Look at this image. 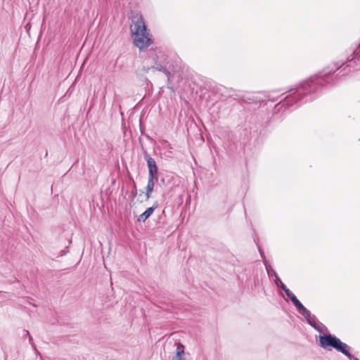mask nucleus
Returning <instances> with one entry per match:
<instances>
[{"instance_id":"4","label":"nucleus","mask_w":360,"mask_h":360,"mask_svg":"<svg viewBox=\"0 0 360 360\" xmlns=\"http://www.w3.org/2000/svg\"><path fill=\"white\" fill-rule=\"evenodd\" d=\"M147 164L148 167V178L158 179V167L155 160L152 158H147Z\"/></svg>"},{"instance_id":"1","label":"nucleus","mask_w":360,"mask_h":360,"mask_svg":"<svg viewBox=\"0 0 360 360\" xmlns=\"http://www.w3.org/2000/svg\"><path fill=\"white\" fill-rule=\"evenodd\" d=\"M131 34L134 45L139 49L147 48L152 43L150 33L147 31L146 22L141 14L132 17Z\"/></svg>"},{"instance_id":"9","label":"nucleus","mask_w":360,"mask_h":360,"mask_svg":"<svg viewBox=\"0 0 360 360\" xmlns=\"http://www.w3.org/2000/svg\"><path fill=\"white\" fill-rule=\"evenodd\" d=\"M268 274L269 276H274L275 277V279L276 278V276H278L276 273L273 269H271L270 271L268 270Z\"/></svg>"},{"instance_id":"3","label":"nucleus","mask_w":360,"mask_h":360,"mask_svg":"<svg viewBox=\"0 0 360 360\" xmlns=\"http://www.w3.org/2000/svg\"><path fill=\"white\" fill-rule=\"evenodd\" d=\"M283 290L285 292L286 295L290 299L298 311L308 320L309 323H311L309 321V311L302 305V304L297 300L295 295L285 285H283Z\"/></svg>"},{"instance_id":"7","label":"nucleus","mask_w":360,"mask_h":360,"mask_svg":"<svg viewBox=\"0 0 360 360\" xmlns=\"http://www.w3.org/2000/svg\"><path fill=\"white\" fill-rule=\"evenodd\" d=\"M184 353V347L182 345H178L176 347V355L175 357V360H186V359L182 356Z\"/></svg>"},{"instance_id":"8","label":"nucleus","mask_w":360,"mask_h":360,"mask_svg":"<svg viewBox=\"0 0 360 360\" xmlns=\"http://www.w3.org/2000/svg\"><path fill=\"white\" fill-rule=\"evenodd\" d=\"M274 282L278 287L281 288L283 289V285L285 284L281 281L278 276H276V278L274 280Z\"/></svg>"},{"instance_id":"5","label":"nucleus","mask_w":360,"mask_h":360,"mask_svg":"<svg viewBox=\"0 0 360 360\" xmlns=\"http://www.w3.org/2000/svg\"><path fill=\"white\" fill-rule=\"evenodd\" d=\"M158 207V204L155 203L153 206L148 207L143 213L139 215L138 218V221H145L154 212V210Z\"/></svg>"},{"instance_id":"2","label":"nucleus","mask_w":360,"mask_h":360,"mask_svg":"<svg viewBox=\"0 0 360 360\" xmlns=\"http://www.w3.org/2000/svg\"><path fill=\"white\" fill-rule=\"evenodd\" d=\"M320 346L324 349L331 347L338 352L345 354L347 356H351V354L349 352V346L332 335L320 336Z\"/></svg>"},{"instance_id":"6","label":"nucleus","mask_w":360,"mask_h":360,"mask_svg":"<svg viewBox=\"0 0 360 360\" xmlns=\"http://www.w3.org/2000/svg\"><path fill=\"white\" fill-rule=\"evenodd\" d=\"M155 180L157 179L148 178L146 192V199H149L151 197V193L153 191Z\"/></svg>"}]
</instances>
